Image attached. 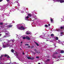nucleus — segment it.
<instances>
[{"label":"nucleus","mask_w":64,"mask_h":64,"mask_svg":"<svg viewBox=\"0 0 64 64\" xmlns=\"http://www.w3.org/2000/svg\"><path fill=\"white\" fill-rule=\"evenodd\" d=\"M7 57L8 58H10V56H8V55Z\"/></svg>","instance_id":"obj_21"},{"label":"nucleus","mask_w":64,"mask_h":64,"mask_svg":"<svg viewBox=\"0 0 64 64\" xmlns=\"http://www.w3.org/2000/svg\"><path fill=\"white\" fill-rule=\"evenodd\" d=\"M63 35H64V32H62L60 33V36H63Z\"/></svg>","instance_id":"obj_10"},{"label":"nucleus","mask_w":64,"mask_h":64,"mask_svg":"<svg viewBox=\"0 0 64 64\" xmlns=\"http://www.w3.org/2000/svg\"><path fill=\"white\" fill-rule=\"evenodd\" d=\"M7 37V36H6H6H4L3 38H5V37Z\"/></svg>","instance_id":"obj_26"},{"label":"nucleus","mask_w":64,"mask_h":64,"mask_svg":"<svg viewBox=\"0 0 64 64\" xmlns=\"http://www.w3.org/2000/svg\"><path fill=\"white\" fill-rule=\"evenodd\" d=\"M3 60H4V59L3 58Z\"/></svg>","instance_id":"obj_55"},{"label":"nucleus","mask_w":64,"mask_h":64,"mask_svg":"<svg viewBox=\"0 0 64 64\" xmlns=\"http://www.w3.org/2000/svg\"><path fill=\"white\" fill-rule=\"evenodd\" d=\"M56 31H60V30L59 29H57L56 30Z\"/></svg>","instance_id":"obj_17"},{"label":"nucleus","mask_w":64,"mask_h":64,"mask_svg":"<svg viewBox=\"0 0 64 64\" xmlns=\"http://www.w3.org/2000/svg\"><path fill=\"white\" fill-rule=\"evenodd\" d=\"M0 36H1V34H0Z\"/></svg>","instance_id":"obj_50"},{"label":"nucleus","mask_w":64,"mask_h":64,"mask_svg":"<svg viewBox=\"0 0 64 64\" xmlns=\"http://www.w3.org/2000/svg\"><path fill=\"white\" fill-rule=\"evenodd\" d=\"M21 36H19L18 37V39H20V38H21Z\"/></svg>","instance_id":"obj_27"},{"label":"nucleus","mask_w":64,"mask_h":64,"mask_svg":"<svg viewBox=\"0 0 64 64\" xmlns=\"http://www.w3.org/2000/svg\"><path fill=\"white\" fill-rule=\"evenodd\" d=\"M7 56H8V55L7 54H5L4 55H1V56L0 57V60H2V57H3V56H4V57H6Z\"/></svg>","instance_id":"obj_6"},{"label":"nucleus","mask_w":64,"mask_h":64,"mask_svg":"<svg viewBox=\"0 0 64 64\" xmlns=\"http://www.w3.org/2000/svg\"><path fill=\"white\" fill-rule=\"evenodd\" d=\"M51 36H54V34H52L50 35Z\"/></svg>","instance_id":"obj_25"},{"label":"nucleus","mask_w":64,"mask_h":64,"mask_svg":"<svg viewBox=\"0 0 64 64\" xmlns=\"http://www.w3.org/2000/svg\"><path fill=\"white\" fill-rule=\"evenodd\" d=\"M52 56H54V55H52Z\"/></svg>","instance_id":"obj_53"},{"label":"nucleus","mask_w":64,"mask_h":64,"mask_svg":"<svg viewBox=\"0 0 64 64\" xmlns=\"http://www.w3.org/2000/svg\"><path fill=\"white\" fill-rule=\"evenodd\" d=\"M21 13H24V11H21Z\"/></svg>","instance_id":"obj_24"},{"label":"nucleus","mask_w":64,"mask_h":64,"mask_svg":"<svg viewBox=\"0 0 64 64\" xmlns=\"http://www.w3.org/2000/svg\"><path fill=\"white\" fill-rule=\"evenodd\" d=\"M13 64H17V63H16V62H14L13 63Z\"/></svg>","instance_id":"obj_33"},{"label":"nucleus","mask_w":64,"mask_h":64,"mask_svg":"<svg viewBox=\"0 0 64 64\" xmlns=\"http://www.w3.org/2000/svg\"><path fill=\"white\" fill-rule=\"evenodd\" d=\"M37 46H39V44H38L36 42H35Z\"/></svg>","instance_id":"obj_23"},{"label":"nucleus","mask_w":64,"mask_h":64,"mask_svg":"<svg viewBox=\"0 0 64 64\" xmlns=\"http://www.w3.org/2000/svg\"><path fill=\"white\" fill-rule=\"evenodd\" d=\"M12 26L11 25H9L7 26L8 28H10V27H12Z\"/></svg>","instance_id":"obj_11"},{"label":"nucleus","mask_w":64,"mask_h":64,"mask_svg":"<svg viewBox=\"0 0 64 64\" xmlns=\"http://www.w3.org/2000/svg\"><path fill=\"white\" fill-rule=\"evenodd\" d=\"M60 52L61 53H64V51L63 50H62L60 51Z\"/></svg>","instance_id":"obj_18"},{"label":"nucleus","mask_w":64,"mask_h":64,"mask_svg":"<svg viewBox=\"0 0 64 64\" xmlns=\"http://www.w3.org/2000/svg\"><path fill=\"white\" fill-rule=\"evenodd\" d=\"M62 20H64V18H62Z\"/></svg>","instance_id":"obj_35"},{"label":"nucleus","mask_w":64,"mask_h":64,"mask_svg":"<svg viewBox=\"0 0 64 64\" xmlns=\"http://www.w3.org/2000/svg\"><path fill=\"white\" fill-rule=\"evenodd\" d=\"M54 19V18H50V21L52 23H54V20H53Z\"/></svg>","instance_id":"obj_8"},{"label":"nucleus","mask_w":64,"mask_h":64,"mask_svg":"<svg viewBox=\"0 0 64 64\" xmlns=\"http://www.w3.org/2000/svg\"><path fill=\"white\" fill-rule=\"evenodd\" d=\"M36 58H39V57H38V56H36Z\"/></svg>","instance_id":"obj_40"},{"label":"nucleus","mask_w":64,"mask_h":64,"mask_svg":"<svg viewBox=\"0 0 64 64\" xmlns=\"http://www.w3.org/2000/svg\"><path fill=\"white\" fill-rule=\"evenodd\" d=\"M48 26V25H45V27H47Z\"/></svg>","instance_id":"obj_29"},{"label":"nucleus","mask_w":64,"mask_h":64,"mask_svg":"<svg viewBox=\"0 0 64 64\" xmlns=\"http://www.w3.org/2000/svg\"><path fill=\"white\" fill-rule=\"evenodd\" d=\"M19 60H20V59H19Z\"/></svg>","instance_id":"obj_52"},{"label":"nucleus","mask_w":64,"mask_h":64,"mask_svg":"<svg viewBox=\"0 0 64 64\" xmlns=\"http://www.w3.org/2000/svg\"><path fill=\"white\" fill-rule=\"evenodd\" d=\"M0 25H2L3 24V23H1L0 24Z\"/></svg>","instance_id":"obj_37"},{"label":"nucleus","mask_w":64,"mask_h":64,"mask_svg":"<svg viewBox=\"0 0 64 64\" xmlns=\"http://www.w3.org/2000/svg\"><path fill=\"white\" fill-rule=\"evenodd\" d=\"M17 37H18V36L17 35H16Z\"/></svg>","instance_id":"obj_47"},{"label":"nucleus","mask_w":64,"mask_h":64,"mask_svg":"<svg viewBox=\"0 0 64 64\" xmlns=\"http://www.w3.org/2000/svg\"><path fill=\"white\" fill-rule=\"evenodd\" d=\"M38 64H40V63H38Z\"/></svg>","instance_id":"obj_51"},{"label":"nucleus","mask_w":64,"mask_h":64,"mask_svg":"<svg viewBox=\"0 0 64 64\" xmlns=\"http://www.w3.org/2000/svg\"><path fill=\"white\" fill-rule=\"evenodd\" d=\"M27 58L28 59H31V58L30 57H28Z\"/></svg>","instance_id":"obj_19"},{"label":"nucleus","mask_w":64,"mask_h":64,"mask_svg":"<svg viewBox=\"0 0 64 64\" xmlns=\"http://www.w3.org/2000/svg\"><path fill=\"white\" fill-rule=\"evenodd\" d=\"M40 37H41V38H42L43 39H46L47 36H42V35H41L40 36Z\"/></svg>","instance_id":"obj_5"},{"label":"nucleus","mask_w":64,"mask_h":64,"mask_svg":"<svg viewBox=\"0 0 64 64\" xmlns=\"http://www.w3.org/2000/svg\"><path fill=\"white\" fill-rule=\"evenodd\" d=\"M26 34H27V35H30V34H32V33L31 32H30L29 31H27L26 32Z\"/></svg>","instance_id":"obj_3"},{"label":"nucleus","mask_w":64,"mask_h":64,"mask_svg":"<svg viewBox=\"0 0 64 64\" xmlns=\"http://www.w3.org/2000/svg\"><path fill=\"white\" fill-rule=\"evenodd\" d=\"M7 2H9L10 1V0H6Z\"/></svg>","instance_id":"obj_36"},{"label":"nucleus","mask_w":64,"mask_h":64,"mask_svg":"<svg viewBox=\"0 0 64 64\" xmlns=\"http://www.w3.org/2000/svg\"><path fill=\"white\" fill-rule=\"evenodd\" d=\"M25 45L26 46H29V44H26Z\"/></svg>","instance_id":"obj_31"},{"label":"nucleus","mask_w":64,"mask_h":64,"mask_svg":"<svg viewBox=\"0 0 64 64\" xmlns=\"http://www.w3.org/2000/svg\"><path fill=\"white\" fill-rule=\"evenodd\" d=\"M58 54V53L57 52H56V53H54V54Z\"/></svg>","instance_id":"obj_32"},{"label":"nucleus","mask_w":64,"mask_h":64,"mask_svg":"<svg viewBox=\"0 0 64 64\" xmlns=\"http://www.w3.org/2000/svg\"><path fill=\"white\" fill-rule=\"evenodd\" d=\"M60 3H64V1L63 0H60Z\"/></svg>","instance_id":"obj_14"},{"label":"nucleus","mask_w":64,"mask_h":64,"mask_svg":"<svg viewBox=\"0 0 64 64\" xmlns=\"http://www.w3.org/2000/svg\"><path fill=\"white\" fill-rule=\"evenodd\" d=\"M50 60H49V59H48L47 60V61H49Z\"/></svg>","instance_id":"obj_43"},{"label":"nucleus","mask_w":64,"mask_h":64,"mask_svg":"<svg viewBox=\"0 0 64 64\" xmlns=\"http://www.w3.org/2000/svg\"><path fill=\"white\" fill-rule=\"evenodd\" d=\"M11 51L12 53H13L14 52V50L13 49Z\"/></svg>","instance_id":"obj_20"},{"label":"nucleus","mask_w":64,"mask_h":64,"mask_svg":"<svg viewBox=\"0 0 64 64\" xmlns=\"http://www.w3.org/2000/svg\"><path fill=\"white\" fill-rule=\"evenodd\" d=\"M3 16H4V15H3Z\"/></svg>","instance_id":"obj_56"},{"label":"nucleus","mask_w":64,"mask_h":64,"mask_svg":"<svg viewBox=\"0 0 64 64\" xmlns=\"http://www.w3.org/2000/svg\"><path fill=\"white\" fill-rule=\"evenodd\" d=\"M25 25L24 24L22 23V24H18L16 26H17V28L19 30H23L27 29V27H24L25 26Z\"/></svg>","instance_id":"obj_1"},{"label":"nucleus","mask_w":64,"mask_h":64,"mask_svg":"<svg viewBox=\"0 0 64 64\" xmlns=\"http://www.w3.org/2000/svg\"><path fill=\"white\" fill-rule=\"evenodd\" d=\"M18 6H20V4H18Z\"/></svg>","instance_id":"obj_34"},{"label":"nucleus","mask_w":64,"mask_h":64,"mask_svg":"<svg viewBox=\"0 0 64 64\" xmlns=\"http://www.w3.org/2000/svg\"><path fill=\"white\" fill-rule=\"evenodd\" d=\"M28 16H32V14H28Z\"/></svg>","instance_id":"obj_16"},{"label":"nucleus","mask_w":64,"mask_h":64,"mask_svg":"<svg viewBox=\"0 0 64 64\" xmlns=\"http://www.w3.org/2000/svg\"><path fill=\"white\" fill-rule=\"evenodd\" d=\"M3 48H6V47H12V46H10V45L9 44H7L5 46H4V44H3Z\"/></svg>","instance_id":"obj_2"},{"label":"nucleus","mask_w":64,"mask_h":64,"mask_svg":"<svg viewBox=\"0 0 64 64\" xmlns=\"http://www.w3.org/2000/svg\"><path fill=\"white\" fill-rule=\"evenodd\" d=\"M48 26H50V24H48Z\"/></svg>","instance_id":"obj_44"},{"label":"nucleus","mask_w":64,"mask_h":64,"mask_svg":"<svg viewBox=\"0 0 64 64\" xmlns=\"http://www.w3.org/2000/svg\"><path fill=\"white\" fill-rule=\"evenodd\" d=\"M53 58H56V56H54Z\"/></svg>","instance_id":"obj_38"},{"label":"nucleus","mask_w":64,"mask_h":64,"mask_svg":"<svg viewBox=\"0 0 64 64\" xmlns=\"http://www.w3.org/2000/svg\"><path fill=\"white\" fill-rule=\"evenodd\" d=\"M26 39H28V40H30V38L28 36L26 37Z\"/></svg>","instance_id":"obj_13"},{"label":"nucleus","mask_w":64,"mask_h":64,"mask_svg":"<svg viewBox=\"0 0 64 64\" xmlns=\"http://www.w3.org/2000/svg\"><path fill=\"white\" fill-rule=\"evenodd\" d=\"M60 28L61 29H64V26H62Z\"/></svg>","instance_id":"obj_15"},{"label":"nucleus","mask_w":64,"mask_h":64,"mask_svg":"<svg viewBox=\"0 0 64 64\" xmlns=\"http://www.w3.org/2000/svg\"><path fill=\"white\" fill-rule=\"evenodd\" d=\"M6 40L7 41H8V42H10V41H11V40Z\"/></svg>","instance_id":"obj_22"},{"label":"nucleus","mask_w":64,"mask_h":64,"mask_svg":"<svg viewBox=\"0 0 64 64\" xmlns=\"http://www.w3.org/2000/svg\"><path fill=\"white\" fill-rule=\"evenodd\" d=\"M60 56H58V58H59L60 57Z\"/></svg>","instance_id":"obj_41"},{"label":"nucleus","mask_w":64,"mask_h":64,"mask_svg":"<svg viewBox=\"0 0 64 64\" xmlns=\"http://www.w3.org/2000/svg\"><path fill=\"white\" fill-rule=\"evenodd\" d=\"M21 43H22V42H21Z\"/></svg>","instance_id":"obj_49"},{"label":"nucleus","mask_w":64,"mask_h":64,"mask_svg":"<svg viewBox=\"0 0 64 64\" xmlns=\"http://www.w3.org/2000/svg\"><path fill=\"white\" fill-rule=\"evenodd\" d=\"M4 43H5V42H4Z\"/></svg>","instance_id":"obj_54"},{"label":"nucleus","mask_w":64,"mask_h":64,"mask_svg":"<svg viewBox=\"0 0 64 64\" xmlns=\"http://www.w3.org/2000/svg\"><path fill=\"white\" fill-rule=\"evenodd\" d=\"M6 35L7 37H8L9 36V32H6Z\"/></svg>","instance_id":"obj_4"},{"label":"nucleus","mask_w":64,"mask_h":64,"mask_svg":"<svg viewBox=\"0 0 64 64\" xmlns=\"http://www.w3.org/2000/svg\"><path fill=\"white\" fill-rule=\"evenodd\" d=\"M58 43H59V44H61L64 43V41L61 42V41H60V40H58Z\"/></svg>","instance_id":"obj_7"},{"label":"nucleus","mask_w":64,"mask_h":64,"mask_svg":"<svg viewBox=\"0 0 64 64\" xmlns=\"http://www.w3.org/2000/svg\"><path fill=\"white\" fill-rule=\"evenodd\" d=\"M24 52H23V55H24Z\"/></svg>","instance_id":"obj_48"},{"label":"nucleus","mask_w":64,"mask_h":64,"mask_svg":"<svg viewBox=\"0 0 64 64\" xmlns=\"http://www.w3.org/2000/svg\"><path fill=\"white\" fill-rule=\"evenodd\" d=\"M12 42H14V40H12Z\"/></svg>","instance_id":"obj_42"},{"label":"nucleus","mask_w":64,"mask_h":64,"mask_svg":"<svg viewBox=\"0 0 64 64\" xmlns=\"http://www.w3.org/2000/svg\"><path fill=\"white\" fill-rule=\"evenodd\" d=\"M2 1H3V0H0V2H1Z\"/></svg>","instance_id":"obj_39"},{"label":"nucleus","mask_w":64,"mask_h":64,"mask_svg":"<svg viewBox=\"0 0 64 64\" xmlns=\"http://www.w3.org/2000/svg\"><path fill=\"white\" fill-rule=\"evenodd\" d=\"M23 39H26V38L25 37H24L23 38Z\"/></svg>","instance_id":"obj_28"},{"label":"nucleus","mask_w":64,"mask_h":64,"mask_svg":"<svg viewBox=\"0 0 64 64\" xmlns=\"http://www.w3.org/2000/svg\"><path fill=\"white\" fill-rule=\"evenodd\" d=\"M47 36L48 37H49L50 36H49V34H48L47 35Z\"/></svg>","instance_id":"obj_30"},{"label":"nucleus","mask_w":64,"mask_h":64,"mask_svg":"<svg viewBox=\"0 0 64 64\" xmlns=\"http://www.w3.org/2000/svg\"><path fill=\"white\" fill-rule=\"evenodd\" d=\"M28 18H29V16H28L25 17V20H27L28 21L29 20L27 19H28Z\"/></svg>","instance_id":"obj_9"},{"label":"nucleus","mask_w":64,"mask_h":64,"mask_svg":"<svg viewBox=\"0 0 64 64\" xmlns=\"http://www.w3.org/2000/svg\"><path fill=\"white\" fill-rule=\"evenodd\" d=\"M0 50L2 49V48H0Z\"/></svg>","instance_id":"obj_46"},{"label":"nucleus","mask_w":64,"mask_h":64,"mask_svg":"<svg viewBox=\"0 0 64 64\" xmlns=\"http://www.w3.org/2000/svg\"><path fill=\"white\" fill-rule=\"evenodd\" d=\"M53 39H54V40H55V39H56V40H58V37H56V38H53Z\"/></svg>","instance_id":"obj_12"},{"label":"nucleus","mask_w":64,"mask_h":64,"mask_svg":"<svg viewBox=\"0 0 64 64\" xmlns=\"http://www.w3.org/2000/svg\"><path fill=\"white\" fill-rule=\"evenodd\" d=\"M60 0H58V2L60 1Z\"/></svg>","instance_id":"obj_45"}]
</instances>
